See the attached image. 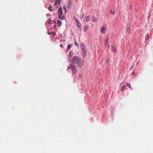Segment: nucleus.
Segmentation results:
<instances>
[{"label":"nucleus","instance_id":"1","mask_svg":"<svg viewBox=\"0 0 153 153\" xmlns=\"http://www.w3.org/2000/svg\"><path fill=\"white\" fill-rule=\"evenodd\" d=\"M71 61L74 63H76L77 66L79 68H81L83 65V61L81 58L77 56H74Z\"/></svg>","mask_w":153,"mask_h":153},{"label":"nucleus","instance_id":"2","mask_svg":"<svg viewBox=\"0 0 153 153\" xmlns=\"http://www.w3.org/2000/svg\"><path fill=\"white\" fill-rule=\"evenodd\" d=\"M70 66H71V69L72 70L73 75H74L77 71V68L76 66L72 64H70Z\"/></svg>","mask_w":153,"mask_h":153},{"label":"nucleus","instance_id":"3","mask_svg":"<svg viewBox=\"0 0 153 153\" xmlns=\"http://www.w3.org/2000/svg\"><path fill=\"white\" fill-rule=\"evenodd\" d=\"M61 0H55L54 1V5H57L56 7H58L60 5Z\"/></svg>","mask_w":153,"mask_h":153},{"label":"nucleus","instance_id":"4","mask_svg":"<svg viewBox=\"0 0 153 153\" xmlns=\"http://www.w3.org/2000/svg\"><path fill=\"white\" fill-rule=\"evenodd\" d=\"M82 56L83 58L85 57L86 54V51L85 50H82Z\"/></svg>","mask_w":153,"mask_h":153},{"label":"nucleus","instance_id":"5","mask_svg":"<svg viewBox=\"0 0 153 153\" xmlns=\"http://www.w3.org/2000/svg\"><path fill=\"white\" fill-rule=\"evenodd\" d=\"M62 7H59L58 10V13L59 14H59H62Z\"/></svg>","mask_w":153,"mask_h":153},{"label":"nucleus","instance_id":"6","mask_svg":"<svg viewBox=\"0 0 153 153\" xmlns=\"http://www.w3.org/2000/svg\"><path fill=\"white\" fill-rule=\"evenodd\" d=\"M72 1L71 0H68V8H70L71 7V4Z\"/></svg>","mask_w":153,"mask_h":153},{"label":"nucleus","instance_id":"7","mask_svg":"<svg viewBox=\"0 0 153 153\" xmlns=\"http://www.w3.org/2000/svg\"><path fill=\"white\" fill-rule=\"evenodd\" d=\"M76 23L77 26L78 27L79 29L81 30L82 29L81 24L78 22H76Z\"/></svg>","mask_w":153,"mask_h":153},{"label":"nucleus","instance_id":"8","mask_svg":"<svg viewBox=\"0 0 153 153\" xmlns=\"http://www.w3.org/2000/svg\"><path fill=\"white\" fill-rule=\"evenodd\" d=\"M101 30L102 32L103 33H105V28L104 26H102L101 27Z\"/></svg>","mask_w":153,"mask_h":153},{"label":"nucleus","instance_id":"9","mask_svg":"<svg viewBox=\"0 0 153 153\" xmlns=\"http://www.w3.org/2000/svg\"><path fill=\"white\" fill-rule=\"evenodd\" d=\"M81 48L82 49V50H85V45L83 44H82L81 45Z\"/></svg>","mask_w":153,"mask_h":153},{"label":"nucleus","instance_id":"10","mask_svg":"<svg viewBox=\"0 0 153 153\" xmlns=\"http://www.w3.org/2000/svg\"><path fill=\"white\" fill-rule=\"evenodd\" d=\"M59 18L60 19L62 20H63L64 19V17L62 16V14H59Z\"/></svg>","mask_w":153,"mask_h":153},{"label":"nucleus","instance_id":"11","mask_svg":"<svg viewBox=\"0 0 153 153\" xmlns=\"http://www.w3.org/2000/svg\"><path fill=\"white\" fill-rule=\"evenodd\" d=\"M57 23L59 26H60L62 25V23L61 21L58 19L57 20Z\"/></svg>","mask_w":153,"mask_h":153},{"label":"nucleus","instance_id":"12","mask_svg":"<svg viewBox=\"0 0 153 153\" xmlns=\"http://www.w3.org/2000/svg\"><path fill=\"white\" fill-rule=\"evenodd\" d=\"M90 17V16H88L85 17L84 18V20L85 21H87L88 20Z\"/></svg>","mask_w":153,"mask_h":153},{"label":"nucleus","instance_id":"13","mask_svg":"<svg viewBox=\"0 0 153 153\" xmlns=\"http://www.w3.org/2000/svg\"><path fill=\"white\" fill-rule=\"evenodd\" d=\"M92 21L93 22H96L97 19L94 16H92Z\"/></svg>","mask_w":153,"mask_h":153},{"label":"nucleus","instance_id":"14","mask_svg":"<svg viewBox=\"0 0 153 153\" xmlns=\"http://www.w3.org/2000/svg\"><path fill=\"white\" fill-rule=\"evenodd\" d=\"M71 44H68V45L67 47V51H68L69 49L71 48Z\"/></svg>","mask_w":153,"mask_h":153},{"label":"nucleus","instance_id":"15","mask_svg":"<svg viewBox=\"0 0 153 153\" xmlns=\"http://www.w3.org/2000/svg\"><path fill=\"white\" fill-rule=\"evenodd\" d=\"M53 7L51 5H50L48 8L49 10L50 11H52L53 10Z\"/></svg>","mask_w":153,"mask_h":153},{"label":"nucleus","instance_id":"16","mask_svg":"<svg viewBox=\"0 0 153 153\" xmlns=\"http://www.w3.org/2000/svg\"><path fill=\"white\" fill-rule=\"evenodd\" d=\"M73 51H70L69 53V56L70 57H71L73 56Z\"/></svg>","mask_w":153,"mask_h":153},{"label":"nucleus","instance_id":"17","mask_svg":"<svg viewBox=\"0 0 153 153\" xmlns=\"http://www.w3.org/2000/svg\"><path fill=\"white\" fill-rule=\"evenodd\" d=\"M47 22L48 24H51L52 23V20L51 18L48 19Z\"/></svg>","mask_w":153,"mask_h":153},{"label":"nucleus","instance_id":"18","mask_svg":"<svg viewBox=\"0 0 153 153\" xmlns=\"http://www.w3.org/2000/svg\"><path fill=\"white\" fill-rule=\"evenodd\" d=\"M63 10H64V13H66L67 12V10H66V7L65 6H64L63 7Z\"/></svg>","mask_w":153,"mask_h":153},{"label":"nucleus","instance_id":"19","mask_svg":"<svg viewBox=\"0 0 153 153\" xmlns=\"http://www.w3.org/2000/svg\"><path fill=\"white\" fill-rule=\"evenodd\" d=\"M127 87H128L130 89H131V87L130 84H129L128 83H127Z\"/></svg>","mask_w":153,"mask_h":153},{"label":"nucleus","instance_id":"20","mask_svg":"<svg viewBox=\"0 0 153 153\" xmlns=\"http://www.w3.org/2000/svg\"><path fill=\"white\" fill-rule=\"evenodd\" d=\"M125 88H126V85H123L122 86L121 88V90H124L125 89Z\"/></svg>","mask_w":153,"mask_h":153},{"label":"nucleus","instance_id":"21","mask_svg":"<svg viewBox=\"0 0 153 153\" xmlns=\"http://www.w3.org/2000/svg\"><path fill=\"white\" fill-rule=\"evenodd\" d=\"M87 29V26H85L84 27H83V31H84V32H85L86 31Z\"/></svg>","mask_w":153,"mask_h":153},{"label":"nucleus","instance_id":"22","mask_svg":"<svg viewBox=\"0 0 153 153\" xmlns=\"http://www.w3.org/2000/svg\"><path fill=\"white\" fill-rule=\"evenodd\" d=\"M108 36H106L105 39V41H108Z\"/></svg>","mask_w":153,"mask_h":153},{"label":"nucleus","instance_id":"23","mask_svg":"<svg viewBox=\"0 0 153 153\" xmlns=\"http://www.w3.org/2000/svg\"><path fill=\"white\" fill-rule=\"evenodd\" d=\"M84 16V15L83 13H82L81 15L80 16L79 18L81 19H82L83 18V16Z\"/></svg>","mask_w":153,"mask_h":153},{"label":"nucleus","instance_id":"24","mask_svg":"<svg viewBox=\"0 0 153 153\" xmlns=\"http://www.w3.org/2000/svg\"><path fill=\"white\" fill-rule=\"evenodd\" d=\"M111 49H112V50L113 51H116L115 48V47L114 46H113L112 47Z\"/></svg>","mask_w":153,"mask_h":153},{"label":"nucleus","instance_id":"25","mask_svg":"<svg viewBox=\"0 0 153 153\" xmlns=\"http://www.w3.org/2000/svg\"><path fill=\"white\" fill-rule=\"evenodd\" d=\"M111 13L113 15L115 13L114 11L113 10H111Z\"/></svg>","mask_w":153,"mask_h":153},{"label":"nucleus","instance_id":"26","mask_svg":"<svg viewBox=\"0 0 153 153\" xmlns=\"http://www.w3.org/2000/svg\"><path fill=\"white\" fill-rule=\"evenodd\" d=\"M149 35H147L146 36L145 39L146 40H148L149 39Z\"/></svg>","mask_w":153,"mask_h":153},{"label":"nucleus","instance_id":"27","mask_svg":"<svg viewBox=\"0 0 153 153\" xmlns=\"http://www.w3.org/2000/svg\"><path fill=\"white\" fill-rule=\"evenodd\" d=\"M74 44H75V45H76V46H78L79 45L77 43V42H76V40H75V42H74Z\"/></svg>","mask_w":153,"mask_h":153},{"label":"nucleus","instance_id":"28","mask_svg":"<svg viewBox=\"0 0 153 153\" xmlns=\"http://www.w3.org/2000/svg\"><path fill=\"white\" fill-rule=\"evenodd\" d=\"M108 43V41H105V46H106Z\"/></svg>","mask_w":153,"mask_h":153},{"label":"nucleus","instance_id":"29","mask_svg":"<svg viewBox=\"0 0 153 153\" xmlns=\"http://www.w3.org/2000/svg\"><path fill=\"white\" fill-rule=\"evenodd\" d=\"M108 59L106 58V59H105V61H106V62H108Z\"/></svg>","mask_w":153,"mask_h":153},{"label":"nucleus","instance_id":"30","mask_svg":"<svg viewBox=\"0 0 153 153\" xmlns=\"http://www.w3.org/2000/svg\"><path fill=\"white\" fill-rule=\"evenodd\" d=\"M60 47H62V48H63V46L62 45H60Z\"/></svg>","mask_w":153,"mask_h":153},{"label":"nucleus","instance_id":"31","mask_svg":"<svg viewBox=\"0 0 153 153\" xmlns=\"http://www.w3.org/2000/svg\"><path fill=\"white\" fill-rule=\"evenodd\" d=\"M68 69H71V66H68Z\"/></svg>","mask_w":153,"mask_h":153},{"label":"nucleus","instance_id":"32","mask_svg":"<svg viewBox=\"0 0 153 153\" xmlns=\"http://www.w3.org/2000/svg\"><path fill=\"white\" fill-rule=\"evenodd\" d=\"M75 20H76V22H78V20L76 19H75Z\"/></svg>","mask_w":153,"mask_h":153},{"label":"nucleus","instance_id":"33","mask_svg":"<svg viewBox=\"0 0 153 153\" xmlns=\"http://www.w3.org/2000/svg\"><path fill=\"white\" fill-rule=\"evenodd\" d=\"M75 20H76V22H78V20L76 19H75Z\"/></svg>","mask_w":153,"mask_h":153},{"label":"nucleus","instance_id":"34","mask_svg":"<svg viewBox=\"0 0 153 153\" xmlns=\"http://www.w3.org/2000/svg\"><path fill=\"white\" fill-rule=\"evenodd\" d=\"M150 15H149V16H148V17H149H149H150Z\"/></svg>","mask_w":153,"mask_h":153},{"label":"nucleus","instance_id":"35","mask_svg":"<svg viewBox=\"0 0 153 153\" xmlns=\"http://www.w3.org/2000/svg\"><path fill=\"white\" fill-rule=\"evenodd\" d=\"M110 47V45H109L108 46V47L109 48V47Z\"/></svg>","mask_w":153,"mask_h":153},{"label":"nucleus","instance_id":"36","mask_svg":"<svg viewBox=\"0 0 153 153\" xmlns=\"http://www.w3.org/2000/svg\"><path fill=\"white\" fill-rule=\"evenodd\" d=\"M134 73V72H133V73H132V74H133Z\"/></svg>","mask_w":153,"mask_h":153}]
</instances>
